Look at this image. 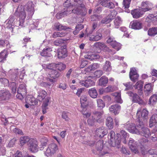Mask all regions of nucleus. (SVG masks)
I'll use <instances>...</instances> for the list:
<instances>
[{"mask_svg": "<svg viewBox=\"0 0 157 157\" xmlns=\"http://www.w3.org/2000/svg\"><path fill=\"white\" fill-rule=\"evenodd\" d=\"M34 6L32 2L29 1L24 6H21L18 7L15 12V15L19 18V20L17 22L16 26L19 25L21 27L23 26L26 14L28 19L31 18L35 11Z\"/></svg>", "mask_w": 157, "mask_h": 157, "instance_id": "1", "label": "nucleus"}, {"mask_svg": "<svg viewBox=\"0 0 157 157\" xmlns=\"http://www.w3.org/2000/svg\"><path fill=\"white\" fill-rule=\"evenodd\" d=\"M41 144L40 145V150L42 151L44 150V155L47 157H53L58 150L57 145L55 144H49L47 147L44 149L47 144L48 140L45 137L42 138L40 140Z\"/></svg>", "mask_w": 157, "mask_h": 157, "instance_id": "2", "label": "nucleus"}, {"mask_svg": "<svg viewBox=\"0 0 157 157\" xmlns=\"http://www.w3.org/2000/svg\"><path fill=\"white\" fill-rule=\"evenodd\" d=\"M115 132L111 131L108 135V138H109V143L112 146L119 148L121 147V138L118 137L115 139Z\"/></svg>", "mask_w": 157, "mask_h": 157, "instance_id": "3", "label": "nucleus"}, {"mask_svg": "<svg viewBox=\"0 0 157 157\" xmlns=\"http://www.w3.org/2000/svg\"><path fill=\"white\" fill-rule=\"evenodd\" d=\"M68 6H70L71 7L70 10L71 11V13L73 12L77 14H80L82 16H84L86 14L87 10L84 5L83 4H80L79 6L74 10H72L70 3H69V4H68Z\"/></svg>", "mask_w": 157, "mask_h": 157, "instance_id": "4", "label": "nucleus"}, {"mask_svg": "<svg viewBox=\"0 0 157 157\" xmlns=\"http://www.w3.org/2000/svg\"><path fill=\"white\" fill-rule=\"evenodd\" d=\"M139 124L138 128L139 133L136 134L144 136L146 138H148L151 135V133L149 130L144 125L142 121H141Z\"/></svg>", "mask_w": 157, "mask_h": 157, "instance_id": "5", "label": "nucleus"}, {"mask_svg": "<svg viewBox=\"0 0 157 157\" xmlns=\"http://www.w3.org/2000/svg\"><path fill=\"white\" fill-rule=\"evenodd\" d=\"M140 122L141 121H138V123H137L136 126H135V124H134L127 123L123 124V127L126 128L130 132L132 133L136 134L139 133V124H140Z\"/></svg>", "mask_w": 157, "mask_h": 157, "instance_id": "6", "label": "nucleus"}, {"mask_svg": "<svg viewBox=\"0 0 157 157\" xmlns=\"http://www.w3.org/2000/svg\"><path fill=\"white\" fill-rule=\"evenodd\" d=\"M60 75L59 72L56 69L49 71L47 80L52 83L56 82V79L59 77Z\"/></svg>", "mask_w": 157, "mask_h": 157, "instance_id": "7", "label": "nucleus"}, {"mask_svg": "<svg viewBox=\"0 0 157 157\" xmlns=\"http://www.w3.org/2000/svg\"><path fill=\"white\" fill-rule=\"evenodd\" d=\"M148 111L146 109H144L142 110L141 108L138 109L136 115V117L138 119V121H141L142 119H145L147 118L148 117Z\"/></svg>", "mask_w": 157, "mask_h": 157, "instance_id": "8", "label": "nucleus"}, {"mask_svg": "<svg viewBox=\"0 0 157 157\" xmlns=\"http://www.w3.org/2000/svg\"><path fill=\"white\" fill-rule=\"evenodd\" d=\"M30 150L33 152H36L38 151V143L37 141L31 138L30 141L28 144Z\"/></svg>", "mask_w": 157, "mask_h": 157, "instance_id": "9", "label": "nucleus"}, {"mask_svg": "<svg viewBox=\"0 0 157 157\" xmlns=\"http://www.w3.org/2000/svg\"><path fill=\"white\" fill-rule=\"evenodd\" d=\"M67 3V1H65L64 6L65 7L64 9V11L62 13H57L56 15V17L57 19H59L62 17L67 15L68 14L71 13V11L70 10L71 7L68 6V5H67L66 3Z\"/></svg>", "mask_w": 157, "mask_h": 157, "instance_id": "10", "label": "nucleus"}, {"mask_svg": "<svg viewBox=\"0 0 157 157\" xmlns=\"http://www.w3.org/2000/svg\"><path fill=\"white\" fill-rule=\"evenodd\" d=\"M128 94L129 96L132 97V101L133 102L138 103L140 105L144 103L143 100L136 94L131 92H129Z\"/></svg>", "mask_w": 157, "mask_h": 157, "instance_id": "11", "label": "nucleus"}, {"mask_svg": "<svg viewBox=\"0 0 157 157\" xmlns=\"http://www.w3.org/2000/svg\"><path fill=\"white\" fill-rule=\"evenodd\" d=\"M90 77H88L85 80H81L79 82L80 84L82 86L88 87L94 85L95 83Z\"/></svg>", "mask_w": 157, "mask_h": 157, "instance_id": "12", "label": "nucleus"}, {"mask_svg": "<svg viewBox=\"0 0 157 157\" xmlns=\"http://www.w3.org/2000/svg\"><path fill=\"white\" fill-rule=\"evenodd\" d=\"M15 18L14 16H10L8 20L6 21V28L10 29L12 32L13 31V27L14 25Z\"/></svg>", "mask_w": 157, "mask_h": 157, "instance_id": "13", "label": "nucleus"}, {"mask_svg": "<svg viewBox=\"0 0 157 157\" xmlns=\"http://www.w3.org/2000/svg\"><path fill=\"white\" fill-rule=\"evenodd\" d=\"M128 146L132 151L135 154L139 153V151L137 147V144L133 139L130 138L128 143Z\"/></svg>", "mask_w": 157, "mask_h": 157, "instance_id": "14", "label": "nucleus"}, {"mask_svg": "<svg viewBox=\"0 0 157 157\" xmlns=\"http://www.w3.org/2000/svg\"><path fill=\"white\" fill-rule=\"evenodd\" d=\"M98 3L103 6L109 9H113L115 7L114 4L109 0H99Z\"/></svg>", "mask_w": 157, "mask_h": 157, "instance_id": "15", "label": "nucleus"}, {"mask_svg": "<svg viewBox=\"0 0 157 157\" xmlns=\"http://www.w3.org/2000/svg\"><path fill=\"white\" fill-rule=\"evenodd\" d=\"M107 133V130L104 127L98 128L95 131L96 135L101 138L103 137Z\"/></svg>", "mask_w": 157, "mask_h": 157, "instance_id": "16", "label": "nucleus"}, {"mask_svg": "<svg viewBox=\"0 0 157 157\" xmlns=\"http://www.w3.org/2000/svg\"><path fill=\"white\" fill-rule=\"evenodd\" d=\"M15 75H11L10 76V78L12 81H15L17 80L18 76H19L20 78L21 79L23 78L25 73V71L24 69H23L20 72V73L19 75L18 74H17V73H18V70L17 69L15 70Z\"/></svg>", "mask_w": 157, "mask_h": 157, "instance_id": "17", "label": "nucleus"}, {"mask_svg": "<svg viewBox=\"0 0 157 157\" xmlns=\"http://www.w3.org/2000/svg\"><path fill=\"white\" fill-rule=\"evenodd\" d=\"M144 13V11L142 9H137L132 10L131 12L133 17L135 18H138L142 17Z\"/></svg>", "mask_w": 157, "mask_h": 157, "instance_id": "18", "label": "nucleus"}, {"mask_svg": "<svg viewBox=\"0 0 157 157\" xmlns=\"http://www.w3.org/2000/svg\"><path fill=\"white\" fill-rule=\"evenodd\" d=\"M103 113V112L102 111L100 112L95 111L93 112L92 117L97 122L100 123L101 121L102 115Z\"/></svg>", "mask_w": 157, "mask_h": 157, "instance_id": "19", "label": "nucleus"}, {"mask_svg": "<svg viewBox=\"0 0 157 157\" xmlns=\"http://www.w3.org/2000/svg\"><path fill=\"white\" fill-rule=\"evenodd\" d=\"M141 6L142 9L144 12L151 10L153 7L152 4L148 1L143 2Z\"/></svg>", "mask_w": 157, "mask_h": 157, "instance_id": "20", "label": "nucleus"}, {"mask_svg": "<svg viewBox=\"0 0 157 157\" xmlns=\"http://www.w3.org/2000/svg\"><path fill=\"white\" fill-rule=\"evenodd\" d=\"M138 77L139 75L135 68H131L129 73V77L131 80L133 82H136Z\"/></svg>", "mask_w": 157, "mask_h": 157, "instance_id": "21", "label": "nucleus"}, {"mask_svg": "<svg viewBox=\"0 0 157 157\" xmlns=\"http://www.w3.org/2000/svg\"><path fill=\"white\" fill-rule=\"evenodd\" d=\"M10 97V94L8 90L0 91V98L2 100H8Z\"/></svg>", "mask_w": 157, "mask_h": 157, "instance_id": "22", "label": "nucleus"}, {"mask_svg": "<svg viewBox=\"0 0 157 157\" xmlns=\"http://www.w3.org/2000/svg\"><path fill=\"white\" fill-rule=\"evenodd\" d=\"M67 56V51L66 48L61 47L58 50V57L59 59L64 58Z\"/></svg>", "mask_w": 157, "mask_h": 157, "instance_id": "23", "label": "nucleus"}, {"mask_svg": "<svg viewBox=\"0 0 157 157\" xmlns=\"http://www.w3.org/2000/svg\"><path fill=\"white\" fill-rule=\"evenodd\" d=\"M102 36L101 33L98 31L94 35H90L89 39L91 41H98L101 39Z\"/></svg>", "mask_w": 157, "mask_h": 157, "instance_id": "24", "label": "nucleus"}, {"mask_svg": "<svg viewBox=\"0 0 157 157\" xmlns=\"http://www.w3.org/2000/svg\"><path fill=\"white\" fill-rule=\"evenodd\" d=\"M146 21L149 23L152 22L154 25H157V15L154 16L153 14H150L146 19Z\"/></svg>", "mask_w": 157, "mask_h": 157, "instance_id": "25", "label": "nucleus"}, {"mask_svg": "<svg viewBox=\"0 0 157 157\" xmlns=\"http://www.w3.org/2000/svg\"><path fill=\"white\" fill-rule=\"evenodd\" d=\"M121 108V107L119 105L115 104L111 105L109 108V110L111 113H113L116 115L119 113Z\"/></svg>", "mask_w": 157, "mask_h": 157, "instance_id": "26", "label": "nucleus"}, {"mask_svg": "<svg viewBox=\"0 0 157 157\" xmlns=\"http://www.w3.org/2000/svg\"><path fill=\"white\" fill-rule=\"evenodd\" d=\"M144 82L141 80L138 81L134 85V88L138 90V93L139 95H141L142 94V89Z\"/></svg>", "mask_w": 157, "mask_h": 157, "instance_id": "27", "label": "nucleus"}, {"mask_svg": "<svg viewBox=\"0 0 157 157\" xmlns=\"http://www.w3.org/2000/svg\"><path fill=\"white\" fill-rule=\"evenodd\" d=\"M103 146V141L102 140H100L96 143V147L97 151H99V152H101V155H104L108 153V152L107 151L105 152L103 151H102Z\"/></svg>", "mask_w": 157, "mask_h": 157, "instance_id": "28", "label": "nucleus"}, {"mask_svg": "<svg viewBox=\"0 0 157 157\" xmlns=\"http://www.w3.org/2000/svg\"><path fill=\"white\" fill-rule=\"evenodd\" d=\"M130 25L132 28L135 29H139L142 28V24L137 21L131 22Z\"/></svg>", "mask_w": 157, "mask_h": 157, "instance_id": "29", "label": "nucleus"}, {"mask_svg": "<svg viewBox=\"0 0 157 157\" xmlns=\"http://www.w3.org/2000/svg\"><path fill=\"white\" fill-rule=\"evenodd\" d=\"M52 51V48H44L42 52L40 53V55L42 56H47L50 57L52 56L50 52Z\"/></svg>", "mask_w": 157, "mask_h": 157, "instance_id": "30", "label": "nucleus"}, {"mask_svg": "<svg viewBox=\"0 0 157 157\" xmlns=\"http://www.w3.org/2000/svg\"><path fill=\"white\" fill-rule=\"evenodd\" d=\"M38 95L37 99L39 101H42L44 99L47 95V92L42 89L40 90L38 92Z\"/></svg>", "mask_w": 157, "mask_h": 157, "instance_id": "31", "label": "nucleus"}, {"mask_svg": "<svg viewBox=\"0 0 157 157\" xmlns=\"http://www.w3.org/2000/svg\"><path fill=\"white\" fill-rule=\"evenodd\" d=\"M122 23V20L121 18L119 16L116 17L114 21V27L116 28H118L121 25Z\"/></svg>", "mask_w": 157, "mask_h": 157, "instance_id": "32", "label": "nucleus"}, {"mask_svg": "<svg viewBox=\"0 0 157 157\" xmlns=\"http://www.w3.org/2000/svg\"><path fill=\"white\" fill-rule=\"evenodd\" d=\"M157 102V95L154 94L150 98L148 104L151 105H154Z\"/></svg>", "mask_w": 157, "mask_h": 157, "instance_id": "33", "label": "nucleus"}, {"mask_svg": "<svg viewBox=\"0 0 157 157\" xmlns=\"http://www.w3.org/2000/svg\"><path fill=\"white\" fill-rule=\"evenodd\" d=\"M156 123H157V114L153 115L151 117L149 121L150 127H152Z\"/></svg>", "mask_w": 157, "mask_h": 157, "instance_id": "34", "label": "nucleus"}, {"mask_svg": "<svg viewBox=\"0 0 157 157\" xmlns=\"http://www.w3.org/2000/svg\"><path fill=\"white\" fill-rule=\"evenodd\" d=\"M108 82V78L105 76H103L99 79L98 84L101 86H105Z\"/></svg>", "mask_w": 157, "mask_h": 157, "instance_id": "35", "label": "nucleus"}, {"mask_svg": "<svg viewBox=\"0 0 157 157\" xmlns=\"http://www.w3.org/2000/svg\"><path fill=\"white\" fill-rule=\"evenodd\" d=\"M80 101L81 106L84 108V110H86V109L85 107L87 104V96L85 95L82 96L80 98Z\"/></svg>", "mask_w": 157, "mask_h": 157, "instance_id": "36", "label": "nucleus"}, {"mask_svg": "<svg viewBox=\"0 0 157 157\" xmlns=\"http://www.w3.org/2000/svg\"><path fill=\"white\" fill-rule=\"evenodd\" d=\"M43 68L45 69H48L51 71L52 70H54L56 69V63H52L48 64H44L42 65Z\"/></svg>", "mask_w": 157, "mask_h": 157, "instance_id": "37", "label": "nucleus"}, {"mask_svg": "<svg viewBox=\"0 0 157 157\" xmlns=\"http://www.w3.org/2000/svg\"><path fill=\"white\" fill-rule=\"evenodd\" d=\"M102 69L106 72L111 71L112 70V67L110 62L109 61H106L105 64L103 66Z\"/></svg>", "mask_w": 157, "mask_h": 157, "instance_id": "38", "label": "nucleus"}, {"mask_svg": "<svg viewBox=\"0 0 157 157\" xmlns=\"http://www.w3.org/2000/svg\"><path fill=\"white\" fill-rule=\"evenodd\" d=\"M17 92L25 95L27 92L25 85V84H21L19 86Z\"/></svg>", "mask_w": 157, "mask_h": 157, "instance_id": "39", "label": "nucleus"}, {"mask_svg": "<svg viewBox=\"0 0 157 157\" xmlns=\"http://www.w3.org/2000/svg\"><path fill=\"white\" fill-rule=\"evenodd\" d=\"M88 93L90 97L93 98H96L98 96V93L96 89L94 88L90 89Z\"/></svg>", "mask_w": 157, "mask_h": 157, "instance_id": "40", "label": "nucleus"}, {"mask_svg": "<svg viewBox=\"0 0 157 157\" xmlns=\"http://www.w3.org/2000/svg\"><path fill=\"white\" fill-rule=\"evenodd\" d=\"M113 119L110 117H107L106 121V125L109 129H112L113 127Z\"/></svg>", "mask_w": 157, "mask_h": 157, "instance_id": "41", "label": "nucleus"}, {"mask_svg": "<svg viewBox=\"0 0 157 157\" xmlns=\"http://www.w3.org/2000/svg\"><path fill=\"white\" fill-rule=\"evenodd\" d=\"M148 34L150 36H154L157 34V27H154L149 29Z\"/></svg>", "mask_w": 157, "mask_h": 157, "instance_id": "42", "label": "nucleus"}, {"mask_svg": "<svg viewBox=\"0 0 157 157\" xmlns=\"http://www.w3.org/2000/svg\"><path fill=\"white\" fill-rule=\"evenodd\" d=\"M49 99L48 98H46L44 102L42 107L43 109V113L44 114H45L46 112V110L48 109L47 107L49 102Z\"/></svg>", "mask_w": 157, "mask_h": 157, "instance_id": "43", "label": "nucleus"}, {"mask_svg": "<svg viewBox=\"0 0 157 157\" xmlns=\"http://www.w3.org/2000/svg\"><path fill=\"white\" fill-rule=\"evenodd\" d=\"M49 99L48 98H46L44 102L42 107L43 109V113L44 114H45L46 112V110L48 109L47 107L49 102Z\"/></svg>", "mask_w": 157, "mask_h": 157, "instance_id": "44", "label": "nucleus"}, {"mask_svg": "<svg viewBox=\"0 0 157 157\" xmlns=\"http://www.w3.org/2000/svg\"><path fill=\"white\" fill-rule=\"evenodd\" d=\"M8 55L6 51L4 49L0 53V62H2L5 60Z\"/></svg>", "mask_w": 157, "mask_h": 157, "instance_id": "45", "label": "nucleus"}, {"mask_svg": "<svg viewBox=\"0 0 157 157\" xmlns=\"http://www.w3.org/2000/svg\"><path fill=\"white\" fill-rule=\"evenodd\" d=\"M152 90V87L151 83L146 84L144 86V91L147 94L150 93Z\"/></svg>", "mask_w": 157, "mask_h": 157, "instance_id": "46", "label": "nucleus"}, {"mask_svg": "<svg viewBox=\"0 0 157 157\" xmlns=\"http://www.w3.org/2000/svg\"><path fill=\"white\" fill-rule=\"evenodd\" d=\"M67 34L66 32H54L52 35L53 38H56L57 37H62L65 36Z\"/></svg>", "mask_w": 157, "mask_h": 157, "instance_id": "47", "label": "nucleus"}, {"mask_svg": "<svg viewBox=\"0 0 157 157\" xmlns=\"http://www.w3.org/2000/svg\"><path fill=\"white\" fill-rule=\"evenodd\" d=\"M31 138H29L28 136H22L21 137L20 139V144L23 145L27 142H28L30 141V140Z\"/></svg>", "mask_w": 157, "mask_h": 157, "instance_id": "48", "label": "nucleus"}, {"mask_svg": "<svg viewBox=\"0 0 157 157\" xmlns=\"http://www.w3.org/2000/svg\"><path fill=\"white\" fill-rule=\"evenodd\" d=\"M114 96H115V100L117 102L121 103L122 100L121 98V94L120 92H116L114 93Z\"/></svg>", "mask_w": 157, "mask_h": 157, "instance_id": "49", "label": "nucleus"}, {"mask_svg": "<svg viewBox=\"0 0 157 157\" xmlns=\"http://www.w3.org/2000/svg\"><path fill=\"white\" fill-rule=\"evenodd\" d=\"M54 26L55 28L58 30H66L68 29L67 27L64 26L59 23L55 24Z\"/></svg>", "mask_w": 157, "mask_h": 157, "instance_id": "50", "label": "nucleus"}, {"mask_svg": "<svg viewBox=\"0 0 157 157\" xmlns=\"http://www.w3.org/2000/svg\"><path fill=\"white\" fill-rule=\"evenodd\" d=\"M56 68L59 71L63 70L65 69L66 65L61 63H59L58 64H56Z\"/></svg>", "mask_w": 157, "mask_h": 157, "instance_id": "51", "label": "nucleus"}, {"mask_svg": "<svg viewBox=\"0 0 157 157\" xmlns=\"http://www.w3.org/2000/svg\"><path fill=\"white\" fill-rule=\"evenodd\" d=\"M111 46L117 51L119 50L121 47V44L117 42L116 40L114 41V43H113Z\"/></svg>", "mask_w": 157, "mask_h": 157, "instance_id": "52", "label": "nucleus"}, {"mask_svg": "<svg viewBox=\"0 0 157 157\" xmlns=\"http://www.w3.org/2000/svg\"><path fill=\"white\" fill-rule=\"evenodd\" d=\"M117 14V12L114 10H113L110 11V13L107 17L112 21L115 17Z\"/></svg>", "mask_w": 157, "mask_h": 157, "instance_id": "53", "label": "nucleus"}, {"mask_svg": "<svg viewBox=\"0 0 157 157\" xmlns=\"http://www.w3.org/2000/svg\"><path fill=\"white\" fill-rule=\"evenodd\" d=\"M98 106L100 108H102L105 106V105L103 101L100 99H98L97 100Z\"/></svg>", "mask_w": 157, "mask_h": 157, "instance_id": "54", "label": "nucleus"}, {"mask_svg": "<svg viewBox=\"0 0 157 157\" xmlns=\"http://www.w3.org/2000/svg\"><path fill=\"white\" fill-rule=\"evenodd\" d=\"M69 113L68 112H63L62 113V117L66 121H68L69 118L68 117Z\"/></svg>", "mask_w": 157, "mask_h": 157, "instance_id": "55", "label": "nucleus"}, {"mask_svg": "<svg viewBox=\"0 0 157 157\" xmlns=\"http://www.w3.org/2000/svg\"><path fill=\"white\" fill-rule=\"evenodd\" d=\"M94 45L97 48H99L100 49H103L105 47V44L100 42H97L95 43Z\"/></svg>", "mask_w": 157, "mask_h": 157, "instance_id": "56", "label": "nucleus"}, {"mask_svg": "<svg viewBox=\"0 0 157 157\" xmlns=\"http://www.w3.org/2000/svg\"><path fill=\"white\" fill-rule=\"evenodd\" d=\"M131 0H124L123 4L125 8H128L130 6Z\"/></svg>", "mask_w": 157, "mask_h": 157, "instance_id": "57", "label": "nucleus"}, {"mask_svg": "<svg viewBox=\"0 0 157 157\" xmlns=\"http://www.w3.org/2000/svg\"><path fill=\"white\" fill-rule=\"evenodd\" d=\"M123 85L126 87L125 90H128L132 88V84L131 82H128L123 83Z\"/></svg>", "mask_w": 157, "mask_h": 157, "instance_id": "58", "label": "nucleus"}, {"mask_svg": "<svg viewBox=\"0 0 157 157\" xmlns=\"http://www.w3.org/2000/svg\"><path fill=\"white\" fill-rule=\"evenodd\" d=\"M97 122L96 121H95L94 119L92 118V117L91 118H90L88 120L87 122L88 124L90 125H93L94 123Z\"/></svg>", "mask_w": 157, "mask_h": 157, "instance_id": "59", "label": "nucleus"}, {"mask_svg": "<svg viewBox=\"0 0 157 157\" xmlns=\"http://www.w3.org/2000/svg\"><path fill=\"white\" fill-rule=\"evenodd\" d=\"M103 74L102 70H97L94 73V76L97 78L100 77Z\"/></svg>", "mask_w": 157, "mask_h": 157, "instance_id": "60", "label": "nucleus"}, {"mask_svg": "<svg viewBox=\"0 0 157 157\" xmlns=\"http://www.w3.org/2000/svg\"><path fill=\"white\" fill-rule=\"evenodd\" d=\"M0 82L5 86H8L9 84V81L8 80L5 78H0Z\"/></svg>", "mask_w": 157, "mask_h": 157, "instance_id": "61", "label": "nucleus"}, {"mask_svg": "<svg viewBox=\"0 0 157 157\" xmlns=\"http://www.w3.org/2000/svg\"><path fill=\"white\" fill-rule=\"evenodd\" d=\"M115 40L113 36H109L107 40V42L111 45Z\"/></svg>", "mask_w": 157, "mask_h": 157, "instance_id": "62", "label": "nucleus"}, {"mask_svg": "<svg viewBox=\"0 0 157 157\" xmlns=\"http://www.w3.org/2000/svg\"><path fill=\"white\" fill-rule=\"evenodd\" d=\"M93 70L97 69L100 67V64L97 63H94L91 65Z\"/></svg>", "mask_w": 157, "mask_h": 157, "instance_id": "63", "label": "nucleus"}, {"mask_svg": "<svg viewBox=\"0 0 157 157\" xmlns=\"http://www.w3.org/2000/svg\"><path fill=\"white\" fill-rule=\"evenodd\" d=\"M100 18V16L98 15H93L91 16V21H93L98 20Z\"/></svg>", "mask_w": 157, "mask_h": 157, "instance_id": "64", "label": "nucleus"}]
</instances>
